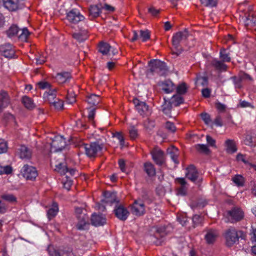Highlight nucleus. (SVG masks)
Listing matches in <instances>:
<instances>
[{
  "label": "nucleus",
  "mask_w": 256,
  "mask_h": 256,
  "mask_svg": "<svg viewBox=\"0 0 256 256\" xmlns=\"http://www.w3.org/2000/svg\"><path fill=\"white\" fill-rule=\"evenodd\" d=\"M38 87L41 89L49 88H50V84L45 81L40 82L38 83Z\"/></svg>",
  "instance_id": "obj_54"
},
{
  "label": "nucleus",
  "mask_w": 256,
  "mask_h": 256,
  "mask_svg": "<svg viewBox=\"0 0 256 256\" xmlns=\"http://www.w3.org/2000/svg\"><path fill=\"white\" fill-rule=\"evenodd\" d=\"M187 87L185 83H182L176 88V92L178 94H182L186 92Z\"/></svg>",
  "instance_id": "obj_48"
},
{
  "label": "nucleus",
  "mask_w": 256,
  "mask_h": 256,
  "mask_svg": "<svg viewBox=\"0 0 256 256\" xmlns=\"http://www.w3.org/2000/svg\"><path fill=\"white\" fill-rule=\"evenodd\" d=\"M212 66L217 70L222 71L226 70L227 66L222 62L214 60L212 62Z\"/></svg>",
  "instance_id": "obj_37"
},
{
  "label": "nucleus",
  "mask_w": 256,
  "mask_h": 256,
  "mask_svg": "<svg viewBox=\"0 0 256 256\" xmlns=\"http://www.w3.org/2000/svg\"><path fill=\"white\" fill-rule=\"evenodd\" d=\"M114 212L116 216L122 220H126L130 214L127 208L122 205L116 206Z\"/></svg>",
  "instance_id": "obj_17"
},
{
  "label": "nucleus",
  "mask_w": 256,
  "mask_h": 256,
  "mask_svg": "<svg viewBox=\"0 0 256 256\" xmlns=\"http://www.w3.org/2000/svg\"><path fill=\"white\" fill-rule=\"evenodd\" d=\"M59 256H75L70 248L64 250L60 253Z\"/></svg>",
  "instance_id": "obj_57"
},
{
  "label": "nucleus",
  "mask_w": 256,
  "mask_h": 256,
  "mask_svg": "<svg viewBox=\"0 0 256 256\" xmlns=\"http://www.w3.org/2000/svg\"><path fill=\"white\" fill-rule=\"evenodd\" d=\"M242 234V231H237L234 228H229L225 234L226 244L228 246H232L238 240Z\"/></svg>",
  "instance_id": "obj_5"
},
{
  "label": "nucleus",
  "mask_w": 256,
  "mask_h": 256,
  "mask_svg": "<svg viewBox=\"0 0 256 256\" xmlns=\"http://www.w3.org/2000/svg\"><path fill=\"white\" fill-rule=\"evenodd\" d=\"M58 210V206L57 204L54 203L52 207L48 209V210L47 212V215L48 218L50 220L52 218L54 217Z\"/></svg>",
  "instance_id": "obj_31"
},
{
  "label": "nucleus",
  "mask_w": 256,
  "mask_h": 256,
  "mask_svg": "<svg viewBox=\"0 0 256 256\" xmlns=\"http://www.w3.org/2000/svg\"><path fill=\"white\" fill-rule=\"evenodd\" d=\"M184 102L182 96L179 95H174L172 97V103L175 106H178Z\"/></svg>",
  "instance_id": "obj_41"
},
{
  "label": "nucleus",
  "mask_w": 256,
  "mask_h": 256,
  "mask_svg": "<svg viewBox=\"0 0 256 256\" xmlns=\"http://www.w3.org/2000/svg\"><path fill=\"white\" fill-rule=\"evenodd\" d=\"M206 6L214 7L216 6L217 0H200Z\"/></svg>",
  "instance_id": "obj_47"
},
{
  "label": "nucleus",
  "mask_w": 256,
  "mask_h": 256,
  "mask_svg": "<svg viewBox=\"0 0 256 256\" xmlns=\"http://www.w3.org/2000/svg\"><path fill=\"white\" fill-rule=\"evenodd\" d=\"M104 148V144L98 141L90 144H82L79 146L80 151H84L86 154L90 158L95 157L96 154L102 151Z\"/></svg>",
  "instance_id": "obj_2"
},
{
  "label": "nucleus",
  "mask_w": 256,
  "mask_h": 256,
  "mask_svg": "<svg viewBox=\"0 0 256 256\" xmlns=\"http://www.w3.org/2000/svg\"><path fill=\"white\" fill-rule=\"evenodd\" d=\"M167 153L170 155L171 159L175 164H178L179 162L178 160V150L176 148L172 146L168 148L167 149Z\"/></svg>",
  "instance_id": "obj_27"
},
{
  "label": "nucleus",
  "mask_w": 256,
  "mask_h": 256,
  "mask_svg": "<svg viewBox=\"0 0 256 256\" xmlns=\"http://www.w3.org/2000/svg\"><path fill=\"white\" fill-rule=\"evenodd\" d=\"M232 79L233 80V82L235 85L236 88H241L240 81L241 80L240 78H236V77H232Z\"/></svg>",
  "instance_id": "obj_60"
},
{
  "label": "nucleus",
  "mask_w": 256,
  "mask_h": 256,
  "mask_svg": "<svg viewBox=\"0 0 256 256\" xmlns=\"http://www.w3.org/2000/svg\"><path fill=\"white\" fill-rule=\"evenodd\" d=\"M208 82V78L206 76H196L195 84L197 86H205L207 85Z\"/></svg>",
  "instance_id": "obj_40"
},
{
  "label": "nucleus",
  "mask_w": 256,
  "mask_h": 256,
  "mask_svg": "<svg viewBox=\"0 0 256 256\" xmlns=\"http://www.w3.org/2000/svg\"><path fill=\"white\" fill-rule=\"evenodd\" d=\"M133 102L136 109L140 115H148L150 113L148 106L145 102H140L137 98H134Z\"/></svg>",
  "instance_id": "obj_15"
},
{
  "label": "nucleus",
  "mask_w": 256,
  "mask_h": 256,
  "mask_svg": "<svg viewBox=\"0 0 256 256\" xmlns=\"http://www.w3.org/2000/svg\"><path fill=\"white\" fill-rule=\"evenodd\" d=\"M104 198L102 200L104 203L112 204L115 202H118L116 192H106L104 193Z\"/></svg>",
  "instance_id": "obj_23"
},
{
  "label": "nucleus",
  "mask_w": 256,
  "mask_h": 256,
  "mask_svg": "<svg viewBox=\"0 0 256 256\" xmlns=\"http://www.w3.org/2000/svg\"><path fill=\"white\" fill-rule=\"evenodd\" d=\"M4 119L8 122H16L14 116L10 112H6L4 114Z\"/></svg>",
  "instance_id": "obj_49"
},
{
  "label": "nucleus",
  "mask_w": 256,
  "mask_h": 256,
  "mask_svg": "<svg viewBox=\"0 0 256 256\" xmlns=\"http://www.w3.org/2000/svg\"><path fill=\"white\" fill-rule=\"evenodd\" d=\"M211 91L208 88L202 89V95L204 98H209L210 96Z\"/></svg>",
  "instance_id": "obj_64"
},
{
  "label": "nucleus",
  "mask_w": 256,
  "mask_h": 256,
  "mask_svg": "<svg viewBox=\"0 0 256 256\" xmlns=\"http://www.w3.org/2000/svg\"><path fill=\"white\" fill-rule=\"evenodd\" d=\"M148 66H150L148 72L153 75L165 76L168 72V68L166 64L159 60H151L148 63Z\"/></svg>",
  "instance_id": "obj_1"
},
{
  "label": "nucleus",
  "mask_w": 256,
  "mask_h": 256,
  "mask_svg": "<svg viewBox=\"0 0 256 256\" xmlns=\"http://www.w3.org/2000/svg\"><path fill=\"white\" fill-rule=\"evenodd\" d=\"M8 145L6 142L4 140H0V154L6 152Z\"/></svg>",
  "instance_id": "obj_50"
},
{
  "label": "nucleus",
  "mask_w": 256,
  "mask_h": 256,
  "mask_svg": "<svg viewBox=\"0 0 256 256\" xmlns=\"http://www.w3.org/2000/svg\"><path fill=\"white\" fill-rule=\"evenodd\" d=\"M218 236V233L216 230H208L206 234L205 235V238L207 243L209 244L214 243L215 242Z\"/></svg>",
  "instance_id": "obj_26"
},
{
  "label": "nucleus",
  "mask_w": 256,
  "mask_h": 256,
  "mask_svg": "<svg viewBox=\"0 0 256 256\" xmlns=\"http://www.w3.org/2000/svg\"><path fill=\"white\" fill-rule=\"evenodd\" d=\"M12 168L10 166H2L0 164V175L2 174H8L12 173Z\"/></svg>",
  "instance_id": "obj_42"
},
{
  "label": "nucleus",
  "mask_w": 256,
  "mask_h": 256,
  "mask_svg": "<svg viewBox=\"0 0 256 256\" xmlns=\"http://www.w3.org/2000/svg\"><path fill=\"white\" fill-rule=\"evenodd\" d=\"M201 117L202 120L206 124H208L211 122V119L210 116L207 113H202L201 114Z\"/></svg>",
  "instance_id": "obj_52"
},
{
  "label": "nucleus",
  "mask_w": 256,
  "mask_h": 256,
  "mask_svg": "<svg viewBox=\"0 0 256 256\" xmlns=\"http://www.w3.org/2000/svg\"><path fill=\"white\" fill-rule=\"evenodd\" d=\"M162 89L166 94H169L174 90L175 86L172 81L166 80L162 84Z\"/></svg>",
  "instance_id": "obj_28"
},
{
  "label": "nucleus",
  "mask_w": 256,
  "mask_h": 256,
  "mask_svg": "<svg viewBox=\"0 0 256 256\" xmlns=\"http://www.w3.org/2000/svg\"><path fill=\"white\" fill-rule=\"evenodd\" d=\"M90 14L92 18L98 16L101 12L100 8L97 5L92 6L89 9Z\"/></svg>",
  "instance_id": "obj_34"
},
{
  "label": "nucleus",
  "mask_w": 256,
  "mask_h": 256,
  "mask_svg": "<svg viewBox=\"0 0 256 256\" xmlns=\"http://www.w3.org/2000/svg\"><path fill=\"white\" fill-rule=\"evenodd\" d=\"M130 212L136 216H140L146 213V206L144 202L138 198L134 200L133 204L130 205Z\"/></svg>",
  "instance_id": "obj_6"
},
{
  "label": "nucleus",
  "mask_w": 256,
  "mask_h": 256,
  "mask_svg": "<svg viewBox=\"0 0 256 256\" xmlns=\"http://www.w3.org/2000/svg\"><path fill=\"white\" fill-rule=\"evenodd\" d=\"M36 60L38 64H42L46 62V57L44 56H40L39 57L36 58Z\"/></svg>",
  "instance_id": "obj_62"
},
{
  "label": "nucleus",
  "mask_w": 256,
  "mask_h": 256,
  "mask_svg": "<svg viewBox=\"0 0 256 256\" xmlns=\"http://www.w3.org/2000/svg\"><path fill=\"white\" fill-rule=\"evenodd\" d=\"M22 102L28 109H32L34 107V104L30 98L27 96H24L22 98Z\"/></svg>",
  "instance_id": "obj_36"
},
{
  "label": "nucleus",
  "mask_w": 256,
  "mask_h": 256,
  "mask_svg": "<svg viewBox=\"0 0 256 256\" xmlns=\"http://www.w3.org/2000/svg\"><path fill=\"white\" fill-rule=\"evenodd\" d=\"M144 170L148 176H152L156 174L154 166L150 162H146L144 164Z\"/></svg>",
  "instance_id": "obj_29"
},
{
  "label": "nucleus",
  "mask_w": 256,
  "mask_h": 256,
  "mask_svg": "<svg viewBox=\"0 0 256 256\" xmlns=\"http://www.w3.org/2000/svg\"><path fill=\"white\" fill-rule=\"evenodd\" d=\"M10 102V96L8 92L4 90L0 91V112L6 108Z\"/></svg>",
  "instance_id": "obj_19"
},
{
  "label": "nucleus",
  "mask_w": 256,
  "mask_h": 256,
  "mask_svg": "<svg viewBox=\"0 0 256 256\" xmlns=\"http://www.w3.org/2000/svg\"><path fill=\"white\" fill-rule=\"evenodd\" d=\"M232 180L238 186H242L244 183V178L240 175L235 176L232 178Z\"/></svg>",
  "instance_id": "obj_45"
},
{
  "label": "nucleus",
  "mask_w": 256,
  "mask_h": 256,
  "mask_svg": "<svg viewBox=\"0 0 256 256\" xmlns=\"http://www.w3.org/2000/svg\"><path fill=\"white\" fill-rule=\"evenodd\" d=\"M152 160L158 165L162 164L165 162L164 152L158 148H155L150 152Z\"/></svg>",
  "instance_id": "obj_13"
},
{
  "label": "nucleus",
  "mask_w": 256,
  "mask_h": 256,
  "mask_svg": "<svg viewBox=\"0 0 256 256\" xmlns=\"http://www.w3.org/2000/svg\"><path fill=\"white\" fill-rule=\"evenodd\" d=\"M216 107L217 110L219 112H224L226 108V105H225L219 102H216Z\"/></svg>",
  "instance_id": "obj_51"
},
{
  "label": "nucleus",
  "mask_w": 256,
  "mask_h": 256,
  "mask_svg": "<svg viewBox=\"0 0 256 256\" xmlns=\"http://www.w3.org/2000/svg\"><path fill=\"white\" fill-rule=\"evenodd\" d=\"M166 128L170 131L171 132H174L176 130V127L174 124L170 122H167L166 124Z\"/></svg>",
  "instance_id": "obj_55"
},
{
  "label": "nucleus",
  "mask_w": 256,
  "mask_h": 256,
  "mask_svg": "<svg viewBox=\"0 0 256 256\" xmlns=\"http://www.w3.org/2000/svg\"><path fill=\"white\" fill-rule=\"evenodd\" d=\"M176 182L180 185V186L178 188L177 194L178 195L185 196L187 192V182L184 178H178L175 180Z\"/></svg>",
  "instance_id": "obj_20"
},
{
  "label": "nucleus",
  "mask_w": 256,
  "mask_h": 256,
  "mask_svg": "<svg viewBox=\"0 0 256 256\" xmlns=\"http://www.w3.org/2000/svg\"><path fill=\"white\" fill-rule=\"evenodd\" d=\"M55 78L58 84H62L69 81L72 78V76L70 72H63L58 73Z\"/></svg>",
  "instance_id": "obj_22"
},
{
  "label": "nucleus",
  "mask_w": 256,
  "mask_h": 256,
  "mask_svg": "<svg viewBox=\"0 0 256 256\" xmlns=\"http://www.w3.org/2000/svg\"><path fill=\"white\" fill-rule=\"evenodd\" d=\"M48 251L50 256H59L60 253L56 252L54 248L52 246H48Z\"/></svg>",
  "instance_id": "obj_58"
},
{
  "label": "nucleus",
  "mask_w": 256,
  "mask_h": 256,
  "mask_svg": "<svg viewBox=\"0 0 256 256\" xmlns=\"http://www.w3.org/2000/svg\"><path fill=\"white\" fill-rule=\"evenodd\" d=\"M84 210L80 208H76L75 210L76 214L78 220L76 228L79 230H84L88 224V218L84 212Z\"/></svg>",
  "instance_id": "obj_7"
},
{
  "label": "nucleus",
  "mask_w": 256,
  "mask_h": 256,
  "mask_svg": "<svg viewBox=\"0 0 256 256\" xmlns=\"http://www.w3.org/2000/svg\"><path fill=\"white\" fill-rule=\"evenodd\" d=\"M226 151L229 153H234L236 151V144L234 141L231 140H228L226 142Z\"/></svg>",
  "instance_id": "obj_35"
},
{
  "label": "nucleus",
  "mask_w": 256,
  "mask_h": 256,
  "mask_svg": "<svg viewBox=\"0 0 256 256\" xmlns=\"http://www.w3.org/2000/svg\"><path fill=\"white\" fill-rule=\"evenodd\" d=\"M196 150L200 152L208 154L210 152L207 146L204 144H198L195 146Z\"/></svg>",
  "instance_id": "obj_43"
},
{
  "label": "nucleus",
  "mask_w": 256,
  "mask_h": 256,
  "mask_svg": "<svg viewBox=\"0 0 256 256\" xmlns=\"http://www.w3.org/2000/svg\"><path fill=\"white\" fill-rule=\"evenodd\" d=\"M129 136L132 140L136 138L138 136V130L134 126H131L129 130Z\"/></svg>",
  "instance_id": "obj_46"
},
{
  "label": "nucleus",
  "mask_w": 256,
  "mask_h": 256,
  "mask_svg": "<svg viewBox=\"0 0 256 256\" xmlns=\"http://www.w3.org/2000/svg\"><path fill=\"white\" fill-rule=\"evenodd\" d=\"M171 106L170 104H165L162 106V112L166 115L170 112Z\"/></svg>",
  "instance_id": "obj_61"
},
{
  "label": "nucleus",
  "mask_w": 256,
  "mask_h": 256,
  "mask_svg": "<svg viewBox=\"0 0 256 256\" xmlns=\"http://www.w3.org/2000/svg\"><path fill=\"white\" fill-rule=\"evenodd\" d=\"M244 214L242 210L238 208H234L228 212V218L230 222H236L244 218Z\"/></svg>",
  "instance_id": "obj_10"
},
{
  "label": "nucleus",
  "mask_w": 256,
  "mask_h": 256,
  "mask_svg": "<svg viewBox=\"0 0 256 256\" xmlns=\"http://www.w3.org/2000/svg\"><path fill=\"white\" fill-rule=\"evenodd\" d=\"M66 18L70 23L77 24L83 20L84 17L76 8H72L66 13Z\"/></svg>",
  "instance_id": "obj_8"
},
{
  "label": "nucleus",
  "mask_w": 256,
  "mask_h": 256,
  "mask_svg": "<svg viewBox=\"0 0 256 256\" xmlns=\"http://www.w3.org/2000/svg\"><path fill=\"white\" fill-rule=\"evenodd\" d=\"M56 89L50 90L48 92H46L44 94V98L46 101L48 102L50 104L54 102L56 100Z\"/></svg>",
  "instance_id": "obj_25"
},
{
  "label": "nucleus",
  "mask_w": 256,
  "mask_h": 256,
  "mask_svg": "<svg viewBox=\"0 0 256 256\" xmlns=\"http://www.w3.org/2000/svg\"><path fill=\"white\" fill-rule=\"evenodd\" d=\"M21 173L26 180H33L38 176V172L36 168L28 164H25L21 169Z\"/></svg>",
  "instance_id": "obj_9"
},
{
  "label": "nucleus",
  "mask_w": 256,
  "mask_h": 256,
  "mask_svg": "<svg viewBox=\"0 0 256 256\" xmlns=\"http://www.w3.org/2000/svg\"><path fill=\"white\" fill-rule=\"evenodd\" d=\"M73 38L80 42L85 40L88 38L87 32L83 30L73 34Z\"/></svg>",
  "instance_id": "obj_30"
},
{
  "label": "nucleus",
  "mask_w": 256,
  "mask_h": 256,
  "mask_svg": "<svg viewBox=\"0 0 256 256\" xmlns=\"http://www.w3.org/2000/svg\"><path fill=\"white\" fill-rule=\"evenodd\" d=\"M51 166L54 168V170L60 173L61 175L66 174L68 171L65 162L64 156L63 154H58L51 162Z\"/></svg>",
  "instance_id": "obj_4"
},
{
  "label": "nucleus",
  "mask_w": 256,
  "mask_h": 256,
  "mask_svg": "<svg viewBox=\"0 0 256 256\" xmlns=\"http://www.w3.org/2000/svg\"><path fill=\"white\" fill-rule=\"evenodd\" d=\"M92 224L94 226H100L104 225L106 222L105 217L102 214H93L91 218Z\"/></svg>",
  "instance_id": "obj_21"
},
{
  "label": "nucleus",
  "mask_w": 256,
  "mask_h": 256,
  "mask_svg": "<svg viewBox=\"0 0 256 256\" xmlns=\"http://www.w3.org/2000/svg\"><path fill=\"white\" fill-rule=\"evenodd\" d=\"M20 157L22 159H30L32 156V150L24 145L18 149Z\"/></svg>",
  "instance_id": "obj_24"
},
{
  "label": "nucleus",
  "mask_w": 256,
  "mask_h": 256,
  "mask_svg": "<svg viewBox=\"0 0 256 256\" xmlns=\"http://www.w3.org/2000/svg\"><path fill=\"white\" fill-rule=\"evenodd\" d=\"M0 54L7 58H12L14 54V50L12 44H6L0 46Z\"/></svg>",
  "instance_id": "obj_18"
},
{
  "label": "nucleus",
  "mask_w": 256,
  "mask_h": 256,
  "mask_svg": "<svg viewBox=\"0 0 256 256\" xmlns=\"http://www.w3.org/2000/svg\"><path fill=\"white\" fill-rule=\"evenodd\" d=\"M22 33L20 36V38H26L29 35V32L26 28H22Z\"/></svg>",
  "instance_id": "obj_63"
},
{
  "label": "nucleus",
  "mask_w": 256,
  "mask_h": 256,
  "mask_svg": "<svg viewBox=\"0 0 256 256\" xmlns=\"http://www.w3.org/2000/svg\"><path fill=\"white\" fill-rule=\"evenodd\" d=\"M0 198L10 203H14L16 202V198L10 194H4L1 195Z\"/></svg>",
  "instance_id": "obj_38"
},
{
  "label": "nucleus",
  "mask_w": 256,
  "mask_h": 256,
  "mask_svg": "<svg viewBox=\"0 0 256 256\" xmlns=\"http://www.w3.org/2000/svg\"><path fill=\"white\" fill-rule=\"evenodd\" d=\"M140 38L144 42L150 38V32L148 30H140L139 32Z\"/></svg>",
  "instance_id": "obj_39"
},
{
  "label": "nucleus",
  "mask_w": 256,
  "mask_h": 256,
  "mask_svg": "<svg viewBox=\"0 0 256 256\" xmlns=\"http://www.w3.org/2000/svg\"><path fill=\"white\" fill-rule=\"evenodd\" d=\"M189 34L187 30L180 31L175 34L172 36V45L176 49V51H172V54L176 56L180 54L182 52L181 48H179L180 43L186 40L188 37Z\"/></svg>",
  "instance_id": "obj_3"
},
{
  "label": "nucleus",
  "mask_w": 256,
  "mask_h": 256,
  "mask_svg": "<svg viewBox=\"0 0 256 256\" xmlns=\"http://www.w3.org/2000/svg\"><path fill=\"white\" fill-rule=\"evenodd\" d=\"M202 218L198 214H195L194 216L192 218V222L194 226L202 222Z\"/></svg>",
  "instance_id": "obj_56"
},
{
  "label": "nucleus",
  "mask_w": 256,
  "mask_h": 256,
  "mask_svg": "<svg viewBox=\"0 0 256 256\" xmlns=\"http://www.w3.org/2000/svg\"><path fill=\"white\" fill-rule=\"evenodd\" d=\"M166 235V230L164 228H160L156 230L154 235L151 237L152 241L156 245H160L164 242L163 238Z\"/></svg>",
  "instance_id": "obj_16"
},
{
  "label": "nucleus",
  "mask_w": 256,
  "mask_h": 256,
  "mask_svg": "<svg viewBox=\"0 0 256 256\" xmlns=\"http://www.w3.org/2000/svg\"><path fill=\"white\" fill-rule=\"evenodd\" d=\"M220 58L224 62H228L230 60L229 54L225 49H222L220 52Z\"/></svg>",
  "instance_id": "obj_44"
},
{
  "label": "nucleus",
  "mask_w": 256,
  "mask_h": 256,
  "mask_svg": "<svg viewBox=\"0 0 256 256\" xmlns=\"http://www.w3.org/2000/svg\"><path fill=\"white\" fill-rule=\"evenodd\" d=\"M186 176L188 180L194 182L196 180L198 182L202 181V178H200L198 172L194 165H190L186 168Z\"/></svg>",
  "instance_id": "obj_12"
},
{
  "label": "nucleus",
  "mask_w": 256,
  "mask_h": 256,
  "mask_svg": "<svg viewBox=\"0 0 256 256\" xmlns=\"http://www.w3.org/2000/svg\"><path fill=\"white\" fill-rule=\"evenodd\" d=\"M98 50L103 55L114 56L118 53V50L112 47L106 42H102L100 43Z\"/></svg>",
  "instance_id": "obj_14"
},
{
  "label": "nucleus",
  "mask_w": 256,
  "mask_h": 256,
  "mask_svg": "<svg viewBox=\"0 0 256 256\" xmlns=\"http://www.w3.org/2000/svg\"><path fill=\"white\" fill-rule=\"evenodd\" d=\"M57 110H62L63 108V102L58 99H56L54 103L52 104Z\"/></svg>",
  "instance_id": "obj_53"
},
{
  "label": "nucleus",
  "mask_w": 256,
  "mask_h": 256,
  "mask_svg": "<svg viewBox=\"0 0 256 256\" xmlns=\"http://www.w3.org/2000/svg\"><path fill=\"white\" fill-rule=\"evenodd\" d=\"M8 211L7 206L0 200V214H4Z\"/></svg>",
  "instance_id": "obj_59"
},
{
  "label": "nucleus",
  "mask_w": 256,
  "mask_h": 256,
  "mask_svg": "<svg viewBox=\"0 0 256 256\" xmlns=\"http://www.w3.org/2000/svg\"><path fill=\"white\" fill-rule=\"evenodd\" d=\"M19 30H20L16 25L12 24L6 31L7 36L9 38H12L17 35Z\"/></svg>",
  "instance_id": "obj_32"
},
{
  "label": "nucleus",
  "mask_w": 256,
  "mask_h": 256,
  "mask_svg": "<svg viewBox=\"0 0 256 256\" xmlns=\"http://www.w3.org/2000/svg\"><path fill=\"white\" fill-rule=\"evenodd\" d=\"M100 98L98 95L92 94L87 97V102L92 106H96L100 102Z\"/></svg>",
  "instance_id": "obj_33"
},
{
  "label": "nucleus",
  "mask_w": 256,
  "mask_h": 256,
  "mask_svg": "<svg viewBox=\"0 0 256 256\" xmlns=\"http://www.w3.org/2000/svg\"><path fill=\"white\" fill-rule=\"evenodd\" d=\"M66 146V142L63 136H56L51 143L50 150L56 152L62 150Z\"/></svg>",
  "instance_id": "obj_11"
}]
</instances>
